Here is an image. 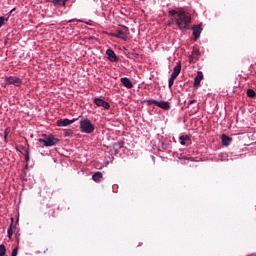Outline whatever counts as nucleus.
Masks as SVG:
<instances>
[{"label": "nucleus", "mask_w": 256, "mask_h": 256, "mask_svg": "<svg viewBox=\"0 0 256 256\" xmlns=\"http://www.w3.org/2000/svg\"><path fill=\"white\" fill-rule=\"evenodd\" d=\"M146 103H148L149 105H156V107H158L159 101L149 99V100H146Z\"/></svg>", "instance_id": "24"}, {"label": "nucleus", "mask_w": 256, "mask_h": 256, "mask_svg": "<svg viewBox=\"0 0 256 256\" xmlns=\"http://www.w3.org/2000/svg\"><path fill=\"white\" fill-rule=\"evenodd\" d=\"M75 121H77V118H74L72 120L69 119H60L57 121V126L58 127H67L69 125H73V123H75Z\"/></svg>", "instance_id": "8"}, {"label": "nucleus", "mask_w": 256, "mask_h": 256, "mask_svg": "<svg viewBox=\"0 0 256 256\" xmlns=\"http://www.w3.org/2000/svg\"><path fill=\"white\" fill-rule=\"evenodd\" d=\"M193 103H197V100H190L188 105H193Z\"/></svg>", "instance_id": "32"}, {"label": "nucleus", "mask_w": 256, "mask_h": 256, "mask_svg": "<svg viewBox=\"0 0 256 256\" xmlns=\"http://www.w3.org/2000/svg\"><path fill=\"white\" fill-rule=\"evenodd\" d=\"M180 145H185V140H180Z\"/></svg>", "instance_id": "34"}, {"label": "nucleus", "mask_w": 256, "mask_h": 256, "mask_svg": "<svg viewBox=\"0 0 256 256\" xmlns=\"http://www.w3.org/2000/svg\"><path fill=\"white\" fill-rule=\"evenodd\" d=\"M4 141H5V143H7V137L5 138V136H4Z\"/></svg>", "instance_id": "35"}, {"label": "nucleus", "mask_w": 256, "mask_h": 256, "mask_svg": "<svg viewBox=\"0 0 256 256\" xmlns=\"http://www.w3.org/2000/svg\"><path fill=\"white\" fill-rule=\"evenodd\" d=\"M13 11H15V9H12V10L10 11V13H13Z\"/></svg>", "instance_id": "36"}, {"label": "nucleus", "mask_w": 256, "mask_h": 256, "mask_svg": "<svg viewBox=\"0 0 256 256\" xmlns=\"http://www.w3.org/2000/svg\"><path fill=\"white\" fill-rule=\"evenodd\" d=\"M120 81L122 85H124V87H126L127 89H133V83L129 78L124 77V78H121Z\"/></svg>", "instance_id": "12"}, {"label": "nucleus", "mask_w": 256, "mask_h": 256, "mask_svg": "<svg viewBox=\"0 0 256 256\" xmlns=\"http://www.w3.org/2000/svg\"><path fill=\"white\" fill-rule=\"evenodd\" d=\"M4 137L5 138L9 137V129L8 128H6L4 131Z\"/></svg>", "instance_id": "31"}, {"label": "nucleus", "mask_w": 256, "mask_h": 256, "mask_svg": "<svg viewBox=\"0 0 256 256\" xmlns=\"http://www.w3.org/2000/svg\"><path fill=\"white\" fill-rule=\"evenodd\" d=\"M192 31H193L194 41H197V39L201 37V32L203 31V25L202 24L194 25L192 27Z\"/></svg>", "instance_id": "6"}, {"label": "nucleus", "mask_w": 256, "mask_h": 256, "mask_svg": "<svg viewBox=\"0 0 256 256\" xmlns=\"http://www.w3.org/2000/svg\"><path fill=\"white\" fill-rule=\"evenodd\" d=\"M73 135V130L68 129L64 131V137H71Z\"/></svg>", "instance_id": "26"}, {"label": "nucleus", "mask_w": 256, "mask_h": 256, "mask_svg": "<svg viewBox=\"0 0 256 256\" xmlns=\"http://www.w3.org/2000/svg\"><path fill=\"white\" fill-rule=\"evenodd\" d=\"M175 23L177 27L183 32L187 31L191 25V14L185 12V11H180L178 14V17L175 18Z\"/></svg>", "instance_id": "1"}, {"label": "nucleus", "mask_w": 256, "mask_h": 256, "mask_svg": "<svg viewBox=\"0 0 256 256\" xmlns=\"http://www.w3.org/2000/svg\"><path fill=\"white\" fill-rule=\"evenodd\" d=\"M68 23H81V20L72 19V20H69Z\"/></svg>", "instance_id": "30"}, {"label": "nucleus", "mask_w": 256, "mask_h": 256, "mask_svg": "<svg viewBox=\"0 0 256 256\" xmlns=\"http://www.w3.org/2000/svg\"><path fill=\"white\" fill-rule=\"evenodd\" d=\"M112 37H117V39H123V41H127V34L122 30H117L114 32Z\"/></svg>", "instance_id": "11"}, {"label": "nucleus", "mask_w": 256, "mask_h": 256, "mask_svg": "<svg viewBox=\"0 0 256 256\" xmlns=\"http://www.w3.org/2000/svg\"><path fill=\"white\" fill-rule=\"evenodd\" d=\"M180 13H181V11H177V10H169V12H168L170 17H175V15H177V17H179Z\"/></svg>", "instance_id": "23"}, {"label": "nucleus", "mask_w": 256, "mask_h": 256, "mask_svg": "<svg viewBox=\"0 0 256 256\" xmlns=\"http://www.w3.org/2000/svg\"><path fill=\"white\" fill-rule=\"evenodd\" d=\"M203 80V72H198L197 76L194 79V87H199L201 81Z\"/></svg>", "instance_id": "15"}, {"label": "nucleus", "mask_w": 256, "mask_h": 256, "mask_svg": "<svg viewBox=\"0 0 256 256\" xmlns=\"http://www.w3.org/2000/svg\"><path fill=\"white\" fill-rule=\"evenodd\" d=\"M114 147H118V149H121L123 147V142L115 143Z\"/></svg>", "instance_id": "29"}, {"label": "nucleus", "mask_w": 256, "mask_h": 256, "mask_svg": "<svg viewBox=\"0 0 256 256\" xmlns=\"http://www.w3.org/2000/svg\"><path fill=\"white\" fill-rule=\"evenodd\" d=\"M247 97H250V99L255 98V97H256L255 90H253V89H248V90H247Z\"/></svg>", "instance_id": "21"}, {"label": "nucleus", "mask_w": 256, "mask_h": 256, "mask_svg": "<svg viewBox=\"0 0 256 256\" xmlns=\"http://www.w3.org/2000/svg\"><path fill=\"white\" fill-rule=\"evenodd\" d=\"M40 195L45 201H51V199H53V191L51 188H44L43 191L40 192Z\"/></svg>", "instance_id": "5"}, {"label": "nucleus", "mask_w": 256, "mask_h": 256, "mask_svg": "<svg viewBox=\"0 0 256 256\" xmlns=\"http://www.w3.org/2000/svg\"><path fill=\"white\" fill-rule=\"evenodd\" d=\"M53 5L65 7L67 0H52Z\"/></svg>", "instance_id": "19"}, {"label": "nucleus", "mask_w": 256, "mask_h": 256, "mask_svg": "<svg viewBox=\"0 0 256 256\" xmlns=\"http://www.w3.org/2000/svg\"><path fill=\"white\" fill-rule=\"evenodd\" d=\"M92 179L93 181H95V183H99L101 179H103V173L101 172L94 173V175L92 176Z\"/></svg>", "instance_id": "17"}, {"label": "nucleus", "mask_w": 256, "mask_h": 256, "mask_svg": "<svg viewBox=\"0 0 256 256\" xmlns=\"http://www.w3.org/2000/svg\"><path fill=\"white\" fill-rule=\"evenodd\" d=\"M179 139H180V141H189L190 138H189L188 135H186V136L182 135V136L179 137Z\"/></svg>", "instance_id": "28"}, {"label": "nucleus", "mask_w": 256, "mask_h": 256, "mask_svg": "<svg viewBox=\"0 0 256 256\" xmlns=\"http://www.w3.org/2000/svg\"><path fill=\"white\" fill-rule=\"evenodd\" d=\"M179 73H181V63L174 67L171 77L177 79V77H179Z\"/></svg>", "instance_id": "14"}, {"label": "nucleus", "mask_w": 256, "mask_h": 256, "mask_svg": "<svg viewBox=\"0 0 256 256\" xmlns=\"http://www.w3.org/2000/svg\"><path fill=\"white\" fill-rule=\"evenodd\" d=\"M199 49H194L192 51V54L190 56V61H193V59H197V56L200 55Z\"/></svg>", "instance_id": "20"}, {"label": "nucleus", "mask_w": 256, "mask_h": 256, "mask_svg": "<svg viewBox=\"0 0 256 256\" xmlns=\"http://www.w3.org/2000/svg\"><path fill=\"white\" fill-rule=\"evenodd\" d=\"M20 149H22V155H24L25 160L29 161V149L25 148V146H20Z\"/></svg>", "instance_id": "18"}, {"label": "nucleus", "mask_w": 256, "mask_h": 256, "mask_svg": "<svg viewBox=\"0 0 256 256\" xmlns=\"http://www.w3.org/2000/svg\"><path fill=\"white\" fill-rule=\"evenodd\" d=\"M80 131L82 133L91 134L93 131H95V125L91 123V120L84 119L80 121Z\"/></svg>", "instance_id": "3"}, {"label": "nucleus", "mask_w": 256, "mask_h": 256, "mask_svg": "<svg viewBox=\"0 0 256 256\" xmlns=\"http://www.w3.org/2000/svg\"><path fill=\"white\" fill-rule=\"evenodd\" d=\"M222 139V144L225 146V147H229V145H231V141H233V139L225 134L222 135L221 137Z\"/></svg>", "instance_id": "16"}, {"label": "nucleus", "mask_w": 256, "mask_h": 256, "mask_svg": "<svg viewBox=\"0 0 256 256\" xmlns=\"http://www.w3.org/2000/svg\"><path fill=\"white\" fill-rule=\"evenodd\" d=\"M7 254V248L4 246V244L0 245V256H5Z\"/></svg>", "instance_id": "22"}, {"label": "nucleus", "mask_w": 256, "mask_h": 256, "mask_svg": "<svg viewBox=\"0 0 256 256\" xmlns=\"http://www.w3.org/2000/svg\"><path fill=\"white\" fill-rule=\"evenodd\" d=\"M106 55H107L109 61H111V63H117V61H119L117 54H115V51H113L112 49H108L106 51Z\"/></svg>", "instance_id": "9"}, {"label": "nucleus", "mask_w": 256, "mask_h": 256, "mask_svg": "<svg viewBox=\"0 0 256 256\" xmlns=\"http://www.w3.org/2000/svg\"><path fill=\"white\" fill-rule=\"evenodd\" d=\"M15 223V219L11 218V224L7 230V235H8V239H13V231H15V229H17V225L14 224Z\"/></svg>", "instance_id": "10"}, {"label": "nucleus", "mask_w": 256, "mask_h": 256, "mask_svg": "<svg viewBox=\"0 0 256 256\" xmlns=\"http://www.w3.org/2000/svg\"><path fill=\"white\" fill-rule=\"evenodd\" d=\"M69 1V0H66V2Z\"/></svg>", "instance_id": "37"}, {"label": "nucleus", "mask_w": 256, "mask_h": 256, "mask_svg": "<svg viewBox=\"0 0 256 256\" xmlns=\"http://www.w3.org/2000/svg\"><path fill=\"white\" fill-rule=\"evenodd\" d=\"M173 23H175V20L168 21V26L173 25Z\"/></svg>", "instance_id": "33"}, {"label": "nucleus", "mask_w": 256, "mask_h": 256, "mask_svg": "<svg viewBox=\"0 0 256 256\" xmlns=\"http://www.w3.org/2000/svg\"><path fill=\"white\" fill-rule=\"evenodd\" d=\"M5 21H8V19L1 16L0 17V29L5 25Z\"/></svg>", "instance_id": "27"}, {"label": "nucleus", "mask_w": 256, "mask_h": 256, "mask_svg": "<svg viewBox=\"0 0 256 256\" xmlns=\"http://www.w3.org/2000/svg\"><path fill=\"white\" fill-rule=\"evenodd\" d=\"M175 79L173 78V76H170L169 82H168V87L169 89H171V87H173V83H175Z\"/></svg>", "instance_id": "25"}, {"label": "nucleus", "mask_w": 256, "mask_h": 256, "mask_svg": "<svg viewBox=\"0 0 256 256\" xmlns=\"http://www.w3.org/2000/svg\"><path fill=\"white\" fill-rule=\"evenodd\" d=\"M158 107H160V109H163L164 111H169V109H171V103L167 101H160L158 102Z\"/></svg>", "instance_id": "13"}, {"label": "nucleus", "mask_w": 256, "mask_h": 256, "mask_svg": "<svg viewBox=\"0 0 256 256\" xmlns=\"http://www.w3.org/2000/svg\"><path fill=\"white\" fill-rule=\"evenodd\" d=\"M94 103L95 105H97V107H103V109H111V105L109 104V102H106L101 98H95Z\"/></svg>", "instance_id": "7"}, {"label": "nucleus", "mask_w": 256, "mask_h": 256, "mask_svg": "<svg viewBox=\"0 0 256 256\" xmlns=\"http://www.w3.org/2000/svg\"><path fill=\"white\" fill-rule=\"evenodd\" d=\"M43 138L38 139L39 143H43L44 147H54L57 145L59 141L57 137L53 136V134H42Z\"/></svg>", "instance_id": "2"}, {"label": "nucleus", "mask_w": 256, "mask_h": 256, "mask_svg": "<svg viewBox=\"0 0 256 256\" xmlns=\"http://www.w3.org/2000/svg\"><path fill=\"white\" fill-rule=\"evenodd\" d=\"M23 81L19 77L9 76L4 80V85H15V87H21Z\"/></svg>", "instance_id": "4"}]
</instances>
